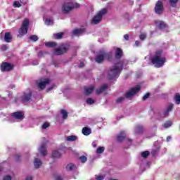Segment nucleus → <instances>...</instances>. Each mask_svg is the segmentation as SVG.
<instances>
[{
  "label": "nucleus",
  "mask_w": 180,
  "mask_h": 180,
  "mask_svg": "<svg viewBox=\"0 0 180 180\" xmlns=\"http://www.w3.org/2000/svg\"><path fill=\"white\" fill-rule=\"evenodd\" d=\"M29 27V20L25 19L22 22V27L19 30V33L21 36H23L27 33V29Z\"/></svg>",
  "instance_id": "obj_6"
},
{
  "label": "nucleus",
  "mask_w": 180,
  "mask_h": 180,
  "mask_svg": "<svg viewBox=\"0 0 180 180\" xmlns=\"http://www.w3.org/2000/svg\"><path fill=\"white\" fill-rule=\"evenodd\" d=\"M8 45H2L1 46V50L2 51H6V50H8Z\"/></svg>",
  "instance_id": "obj_47"
},
{
  "label": "nucleus",
  "mask_w": 180,
  "mask_h": 180,
  "mask_svg": "<svg viewBox=\"0 0 180 180\" xmlns=\"http://www.w3.org/2000/svg\"><path fill=\"white\" fill-rule=\"evenodd\" d=\"M4 180H12V177L11 176H5Z\"/></svg>",
  "instance_id": "obj_49"
},
{
  "label": "nucleus",
  "mask_w": 180,
  "mask_h": 180,
  "mask_svg": "<svg viewBox=\"0 0 180 180\" xmlns=\"http://www.w3.org/2000/svg\"><path fill=\"white\" fill-rule=\"evenodd\" d=\"M123 101H124V97H119L116 102L117 103H122V102H123Z\"/></svg>",
  "instance_id": "obj_41"
},
{
  "label": "nucleus",
  "mask_w": 180,
  "mask_h": 180,
  "mask_svg": "<svg viewBox=\"0 0 180 180\" xmlns=\"http://www.w3.org/2000/svg\"><path fill=\"white\" fill-rule=\"evenodd\" d=\"M141 130H143L142 126H138L136 127V131H137L138 133H140V131H141Z\"/></svg>",
  "instance_id": "obj_43"
},
{
  "label": "nucleus",
  "mask_w": 180,
  "mask_h": 180,
  "mask_svg": "<svg viewBox=\"0 0 180 180\" xmlns=\"http://www.w3.org/2000/svg\"><path fill=\"white\" fill-rule=\"evenodd\" d=\"M165 61H167L165 58L160 57L158 55H156L151 58V63L152 64H154L156 68H160V67H162Z\"/></svg>",
  "instance_id": "obj_3"
},
{
  "label": "nucleus",
  "mask_w": 180,
  "mask_h": 180,
  "mask_svg": "<svg viewBox=\"0 0 180 180\" xmlns=\"http://www.w3.org/2000/svg\"><path fill=\"white\" fill-rule=\"evenodd\" d=\"M14 8H20L22 6V4L19 1H15L13 4Z\"/></svg>",
  "instance_id": "obj_40"
},
{
  "label": "nucleus",
  "mask_w": 180,
  "mask_h": 180,
  "mask_svg": "<svg viewBox=\"0 0 180 180\" xmlns=\"http://www.w3.org/2000/svg\"><path fill=\"white\" fill-rule=\"evenodd\" d=\"M135 46H136V47H139V46H140V41H135Z\"/></svg>",
  "instance_id": "obj_51"
},
{
  "label": "nucleus",
  "mask_w": 180,
  "mask_h": 180,
  "mask_svg": "<svg viewBox=\"0 0 180 180\" xmlns=\"http://www.w3.org/2000/svg\"><path fill=\"white\" fill-rule=\"evenodd\" d=\"M56 180H61V176H56Z\"/></svg>",
  "instance_id": "obj_56"
},
{
  "label": "nucleus",
  "mask_w": 180,
  "mask_h": 180,
  "mask_svg": "<svg viewBox=\"0 0 180 180\" xmlns=\"http://www.w3.org/2000/svg\"><path fill=\"white\" fill-rule=\"evenodd\" d=\"M13 69V65L8 63H4L1 65V70L2 72L11 71Z\"/></svg>",
  "instance_id": "obj_10"
},
{
  "label": "nucleus",
  "mask_w": 180,
  "mask_h": 180,
  "mask_svg": "<svg viewBox=\"0 0 180 180\" xmlns=\"http://www.w3.org/2000/svg\"><path fill=\"white\" fill-rule=\"evenodd\" d=\"M86 103H88V105H94V103H95V101L91 98H89L86 99Z\"/></svg>",
  "instance_id": "obj_37"
},
{
  "label": "nucleus",
  "mask_w": 180,
  "mask_h": 180,
  "mask_svg": "<svg viewBox=\"0 0 180 180\" xmlns=\"http://www.w3.org/2000/svg\"><path fill=\"white\" fill-rule=\"evenodd\" d=\"M29 39L32 41H37L39 40V37L37 35H32L30 37Z\"/></svg>",
  "instance_id": "obj_36"
},
{
  "label": "nucleus",
  "mask_w": 180,
  "mask_h": 180,
  "mask_svg": "<svg viewBox=\"0 0 180 180\" xmlns=\"http://www.w3.org/2000/svg\"><path fill=\"white\" fill-rule=\"evenodd\" d=\"M173 108H174V104L169 103L167 105V110L163 112V114L162 115V117H167V116H168L169 115V112H171V110H172Z\"/></svg>",
  "instance_id": "obj_14"
},
{
  "label": "nucleus",
  "mask_w": 180,
  "mask_h": 180,
  "mask_svg": "<svg viewBox=\"0 0 180 180\" xmlns=\"http://www.w3.org/2000/svg\"><path fill=\"white\" fill-rule=\"evenodd\" d=\"M126 139V133L124 131L121 132L117 138V141H123Z\"/></svg>",
  "instance_id": "obj_23"
},
{
  "label": "nucleus",
  "mask_w": 180,
  "mask_h": 180,
  "mask_svg": "<svg viewBox=\"0 0 180 180\" xmlns=\"http://www.w3.org/2000/svg\"><path fill=\"white\" fill-rule=\"evenodd\" d=\"M39 151L41 155H47V150L46 149V144L43 143L39 148Z\"/></svg>",
  "instance_id": "obj_17"
},
{
  "label": "nucleus",
  "mask_w": 180,
  "mask_h": 180,
  "mask_svg": "<svg viewBox=\"0 0 180 180\" xmlns=\"http://www.w3.org/2000/svg\"><path fill=\"white\" fill-rule=\"evenodd\" d=\"M60 113L62 115V117L63 119H67V117H68V112H67V111H65V110H61Z\"/></svg>",
  "instance_id": "obj_31"
},
{
  "label": "nucleus",
  "mask_w": 180,
  "mask_h": 180,
  "mask_svg": "<svg viewBox=\"0 0 180 180\" xmlns=\"http://www.w3.org/2000/svg\"><path fill=\"white\" fill-rule=\"evenodd\" d=\"M123 56V51L120 48H117L115 51V57L116 58H120Z\"/></svg>",
  "instance_id": "obj_22"
},
{
  "label": "nucleus",
  "mask_w": 180,
  "mask_h": 180,
  "mask_svg": "<svg viewBox=\"0 0 180 180\" xmlns=\"http://www.w3.org/2000/svg\"><path fill=\"white\" fill-rule=\"evenodd\" d=\"M42 54H43L42 52H39V56H41Z\"/></svg>",
  "instance_id": "obj_59"
},
{
  "label": "nucleus",
  "mask_w": 180,
  "mask_h": 180,
  "mask_svg": "<svg viewBox=\"0 0 180 180\" xmlns=\"http://www.w3.org/2000/svg\"><path fill=\"white\" fill-rule=\"evenodd\" d=\"M4 41H6V43H11V41H12V35L11 34V32L5 33Z\"/></svg>",
  "instance_id": "obj_18"
},
{
  "label": "nucleus",
  "mask_w": 180,
  "mask_h": 180,
  "mask_svg": "<svg viewBox=\"0 0 180 180\" xmlns=\"http://www.w3.org/2000/svg\"><path fill=\"white\" fill-rule=\"evenodd\" d=\"M155 25L158 29L162 30L167 27V24L164 21H155Z\"/></svg>",
  "instance_id": "obj_15"
},
{
  "label": "nucleus",
  "mask_w": 180,
  "mask_h": 180,
  "mask_svg": "<svg viewBox=\"0 0 180 180\" xmlns=\"http://www.w3.org/2000/svg\"><path fill=\"white\" fill-rule=\"evenodd\" d=\"M53 158H60L61 157V153L58 150H55L52 153Z\"/></svg>",
  "instance_id": "obj_27"
},
{
  "label": "nucleus",
  "mask_w": 180,
  "mask_h": 180,
  "mask_svg": "<svg viewBox=\"0 0 180 180\" xmlns=\"http://www.w3.org/2000/svg\"><path fill=\"white\" fill-rule=\"evenodd\" d=\"M148 155H150V152L148 151H144L141 153V157H143V158H147Z\"/></svg>",
  "instance_id": "obj_38"
},
{
  "label": "nucleus",
  "mask_w": 180,
  "mask_h": 180,
  "mask_svg": "<svg viewBox=\"0 0 180 180\" xmlns=\"http://www.w3.org/2000/svg\"><path fill=\"white\" fill-rule=\"evenodd\" d=\"M50 126V124L49 122H45L42 125V129H47Z\"/></svg>",
  "instance_id": "obj_44"
},
{
  "label": "nucleus",
  "mask_w": 180,
  "mask_h": 180,
  "mask_svg": "<svg viewBox=\"0 0 180 180\" xmlns=\"http://www.w3.org/2000/svg\"><path fill=\"white\" fill-rule=\"evenodd\" d=\"M149 97H150V93H147L143 96V101H146V99H148Z\"/></svg>",
  "instance_id": "obj_48"
},
{
  "label": "nucleus",
  "mask_w": 180,
  "mask_h": 180,
  "mask_svg": "<svg viewBox=\"0 0 180 180\" xmlns=\"http://www.w3.org/2000/svg\"><path fill=\"white\" fill-rule=\"evenodd\" d=\"M171 126H172V122L171 121H167L163 124L165 129H168V127H171Z\"/></svg>",
  "instance_id": "obj_34"
},
{
  "label": "nucleus",
  "mask_w": 180,
  "mask_h": 180,
  "mask_svg": "<svg viewBox=\"0 0 180 180\" xmlns=\"http://www.w3.org/2000/svg\"><path fill=\"white\" fill-rule=\"evenodd\" d=\"M103 151H105V147H103V146H100L96 150L97 154H102V153H103Z\"/></svg>",
  "instance_id": "obj_35"
},
{
  "label": "nucleus",
  "mask_w": 180,
  "mask_h": 180,
  "mask_svg": "<svg viewBox=\"0 0 180 180\" xmlns=\"http://www.w3.org/2000/svg\"><path fill=\"white\" fill-rule=\"evenodd\" d=\"M5 102H6V98L0 96V103H5Z\"/></svg>",
  "instance_id": "obj_45"
},
{
  "label": "nucleus",
  "mask_w": 180,
  "mask_h": 180,
  "mask_svg": "<svg viewBox=\"0 0 180 180\" xmlns=\"http://www.w3.org/2000/svg\"><path fill=\"white\" fill-rule=\"evenodd\" d=\"M65 33L64 32H58L56 34H53V37L54 39H63V36H64Z\"/></svg>",
  "instance_id": "obj_28"
},
{
  "label": "nucleus",
  "mask_w": 180,
  "mask_h": 180,
  "mask_svg": "<svg viewBox=\"0 0 180 180\" xmlns=\"http://www.w3.org/2000/svg\"><path fill=\"white\" fill-rule=\"evenodd\" d=\"M124 38L125 39V40H129V35L128 34L124 35Z\"/></svg>",
  "instance_id": "obj_53"
},
{
  "label": "nucleus",
  "mask_w": 180,
  "mask_h": 180,
  "mask_svg": "<svg viewBox=\"0 0 180 180\" xmlns=\"http://www.w3.org/2000/svg\"><path fill=\"white\" fill-rule=\"evenodd\" d=\"M108 89V84H104L101 87L96 90V94L98 95L102 94V92H105Z\"/></svg>",
  "instance_id": "obj_16"
},
{
  "label": "nucleus",
  "mask_w": 180,
  "mask_h": 180,
  "mask_svg": "<svg viewBox=\"0 0 180 180\" xmlns=\"http://www.w3.org/2000/svg\"><path fill=\"white\" fill-rule=\"evenodd\" d=\"M78 137L75 135L68 136L66 137V141H75Z\"/></svg>",
  "instance_id": "obj_26"
},
{
  "label": "nucleus",
  "mask_w": 180,
  "mask_h": 180,
  "mask_svg": "<svg viewBox=\"0 0 180 180\" xmlns=\"http://www.w3.org/2000/svg\"><path fill=\"white\" fill-rule=\"evenodd\" d=\"M43 164V162H41V160L39 158H35L34 160V168H40V167H41V165Z\"/></svg>",
  "instance_id": "obj_19"
},
{
  "label": "nucleus",
  "mask_w": 180,
  "mask_h": 180,
  "mask_svg": "<svg viewBox=\"0 0 180 180\" xmlns=\"http://www.w3.org/2000/svg\"><path fill=\"white\" fill-rule=\"evenodd\" d=\"M84 65H85L84 64V63H81L79 65V68H82V67H84Z\"/></svg>",
  "instance_id": "obj_54"
},
{
  "label": "nucleus",
  "mask_w": 180,
  "mask_h": 180,
  "mask_svg": "<svg viewBox=\"0 0 180 180\" xmlns=\"http://www.w3.org/2000/svg\"><path fill=\"white\" fill-rule=\"evenodd\" d=\"M82 133H83V134H84V136H89V134H91V129L90 128H88V127H84L83 129H82Z\"/></svg>",
  "instance_id": "obj_24"
},
{
  "label": "nucleus",
  "mask_w": 180,
  "mask_h": 180,
  "mask_svg": "<svg viewBox=\"0 0 180 180\" xmlns=\"http://www.w3.org/2000/svg\"><path fill=\"white\" fill-rule=\"evenodd\" d=\"M31 98L32 91L30 90H27L26 92L24 93V95L22 96V100L24 101V102H29Z\"/></svg>",
  "instance_id": "obj_13"
},
{
  "label": "nucleus",
  "mask_w": 180,
  "mask_h": 180,
  "mask_svg": "<svg viewBox=\"0 0 180 180\" xmlns=\"http://www.w3.org/2000/svg\"><path fill=\"white\" fill-rule=\"evenodd\" d=\"M111 56L112 55L110 53L102 52L96 56V62L101 64V63H103L105 58H107V60H110Z\"/></svg>",
  "instance_id": "obj_5"
},
{
  "label": "nucleus",
  "mask_w": 180,
  "mask_h": 180,
  "mask_svg": "<svg viewBox=\"0 0 180 180\" xmlns=\"http://www.w3.org/2000/svg\"><path fill=\"white\" fill-rule=\"evenodd\" d=\"M127 64V60H122L118 63L115 64L112 66L110 71L108 72V78L109 79H113V78H116V77H119V74L120 71L123 69V65H126Z\"/></svg>",
  "instance_id": "obj_1"
},
{
  "label": "nucleus",
  "mask_w": 180,
  "mask_h": 180,
  "mask_svg": "<svg viewBox=\"0 0 180 180\" xmlns=\"http://www.w3.org/2000/svg\"><path fill=\"white\" fill-rule=\"evenodd\" d=\"M179 0H169V4L172 8H176Z\"/></svg>",
  "instance_id": "obj_29"
},
{
  "label": "nucleus",
  "mask_w": 180,
  "mask_h": 180,
  "mask_svg": "<svg viewBox=\"0 0 180 180\" xmlns=\"http://www.w3.org/2000/svg\"><path fill=\"white\" fill-rule=\"evenodd\" d=\"M147 37V34L143 33L139 36L140 40H144Z\"/></svg>",
  "instance_id": "obj_42"
},
{
  "label": "nucleus",
  "mask_w": 180,
  "mask_h": 180,
  "mask_svg": "<svg viewBox=\"0 0 180 180\" xmlns=\"http://www.w3.org/2000/svg\"><path fill=\"white\" fill-rule=\"evenodd\" d=\"M74 8H79V4L78 3L72 2L65 3L63 6V11L65 13H67L68 12H70V11H72Z\"/></svg>",
  "instance_id": "obj_4"
},
{
  "label": "nucleus",
  "mask_w": 180,
  "mask_h": 180,
  "mask_svg": "<svg viewBox=\"0 0 180 180\" xmlns=\"http://www.w3.org/2000/svg\"><path fill=\"white\" fill-rule=\"evenodd\" d=\"M174 101L176 103V105H179L180 104V95L176 94L175 96H174Z\"/></svg>",
  "instance_id": "obj_33"
},
{
  "label": "nucleus",
  "mask_w": 180,
  "mask_h": 180,
  "mask_svg": "<svg viewBox=\"0 0 180 180\" xmlns=\"http://www.w3.org/2000/svg\"><path fill=\"white\" fill-rule=\"evenodd\" d=\"M155 12L158 15H161L162 12H164V6L162 5V2L160 1H158L155 6Z\"/></svg>",
  "instance_id": "obj_9"
},
{
  "label": "nucleus",
  "mask_w": 180,
  "mask_h": 180,
  "mask_svg": "<svg viewBox=\"0 0 180 180\" xmlns=\"http://www.w3.org/2000/svg\"><path fill=\"white\" fill-rule=\"evenodd\" d=\"M77 168V166L72 163H70L66 166L67 171H74Z\"/></svg>",
  "instance_id": "obj_25"
},
{
  "label": "nucleus",
  "mask_w": 180,
  "mask_h": 180,
  "mask_svg": "<svg viewBox=\"0 0 180 180\" xmlns=\"http://www.w3.org/2000/svg\"><path fill=\"white\" fill-rule=\"evenodd\" d=\"M80 161L82 163H85L86 161H88V158L86 156L82 155L80 157Z\"/></svg>",
  "instance_id": "obj_39"
},
{
  "label": "nucleus",
  "mask_w": 180,
  "mask_h": 180,
  "mask_svg": "<svg viewBox=\"0 0 180 180\" xmlns=\"http://www.w3.org/2000/svg\"><path fill=\"white\" fill-rule=\"evenodd\" d=\"M95 89V86H90L84 88V91L86 95H90V94H92L94 92V90Z\"/></svg>",
  "instance_id": "obj_20"
},
{
  "label": "nucleus",
  "mask_w": 180,
  "mask_h": 180,
  "mask_svg": "<svg viewBox=\"0 0 180 180\" xmlns=\"http://www.w3.org/2000/svg\"><path fill=\"white\" fill-rule=\"evenodd\" d=\"M108 10L106 8H103L98 11L91 20L92 25H98V23L102 21V18L106 15Z\"/></svg>",
  "instance_id": "obj_2"
},
{
  "label": "nucleus",
  "mask_w": 180,
  "mask_h": 180,
  "mask_svg": "<svg viewBox=\"0 0 180 180\" xmlns=\"http://www.w3.org/2000/svg\"><path fill=\"white\" fill-rule=\"evenodd\" d=\"M167 141H171V136L167 137Z\"/></svg>",
  "instance_id": "obj_55"
},
{
  "label": "nucleus",
  "mask_w": 180,
  "mask_h": 180,
  "mask_svg": "<svg viewBox=\"0 0 180 180\" xmlns=\"http://www.w3.org/2000/svg\"><path fill=\"white\" fill-rule=\"evenodd\" d=\"M104 176H96V178L94 180H103L104 179Z\"/></svg>",
  "instance_id": "obj_46"
},
{
  "label": "nucleus",
  "mask_w": 180,
  "mask_h": 180,
  "mask_svg": "<svg viewBox=\"0 0 180 180\" xmlns=\"http://www.w3.org/2000/svg\"><path fill=\"white\" fill-rule=\"evenodd\" d=\"M25 180H33V177L32 176H27Z\"/></svg>",
  "instance_id": "obj_52"
},
{
  "label": "nucleus",
  "mask_w": 180,
  "mask_h": 180,
  "mask_svg": "<svg viewBox=\"0 0 180 180\" xmlns=\"http://www.w3.org/2000/svg\"><path fill=\"white\" fill-rule=\"evenodd\" d=\"M44 22H45V25H46V26H51V25H53V20L50 18L45 19Z\"/></svg>",
  "instance_id": "obj_30"
},
{
  "label": "nucleus",
  "mask_w": 180,
  "mask_h": 180,
  "mask_svg": "<svg viewBox=\"0 0 180 180\" xmlns=\"http://www.w3.org/2000/svg\"><path fill=\"white\" fill-rule=\"evenodd\" d=\"M92 146L95 148L98 146V143H96V141H94L92 143Z\"/></svg>",
  "instance_id": "obj_50"
},
{
  "label": "nucleus",
  "mask_w": 180,
  "mask_h": 180,
  "mask_svg": "<svg viewBox=\"0 0 180 180\" xmlns=\"http://www.w3.org/2000/svg\"><path fill=\"white\" fill-rule=\"evenodd\" d=\"M45 46L46 47H56V46H57V44H56V42H46Z\"/></svg>",
  "instance_id": "obj_32"
},
{
  "label": "nucleus",
  "mask_w": 180,
  "mask_h": 180,
  "mask_svg": "<svg viewBox=\"0 0 180 180\" xmlns=\"http://www.w3.org/2000/svg\"><path fill=\"white\" fill-rule=\"evenodd\" d=\"M69 49V45L63 44L55 50L54 54H56V56H60V54H64V53H67Z\"/></svg>",
  "instance_id": "obj_7"
},
{
  "label": "nucleus",
  "mask_w": 180,
  "mask_h": 180,
  "mask_svg": "<svg viewBox=\"0 0 180 180\" xmlns=\"http://www.w3.org/2000/svg\"><path fill=\"white\" fill-rule=\"evenodd\" d=\"M141 89V87L140 86V85H137L135 87L131 89L130 91L127 92L126 98H131V96L136 95V94H137V92H139Z\"/></svg>",
  "instance_id": "obj_8"
},
{
  "label": "nucleus",
  "mask_w": 180,
  "mask_h": 180,
  "mask_svg": "<svg viewBox=\"0 0 180 180\" xmlns=\"http://www.w3.org/2000/svg\"><path fill=\"white\" fill-rule=\"evenodd\" d=\"M11 116L14 118V119H17V120H23L25 116L23 115V112H13Z\"/></svg>",
  "instance_id": "obj_12"
},
{
  "label": "nucleus",
  "mask_w": 180,
  "mask_h": 180,
  "mask_svg": "<svg viewBox=\"0 0 180 180\" xmlns=\"http://www.w3.org/2000/svg\"><path fill=\"white\" fill-rule=\"evenodd\" d=\"M84 32H85V29H76L72 31V34L73 36H79Z\"/></svg>",
  "instance_id": "obj_21"
},
{
  "label": "nucleus",
  "mask_w": 180,
  "mask_h": 180,
  "mask_svg": "<svg viewBox=\"0 0 180 180\" xmlns=\"http://www.w3.org/2000/svg\"><path fill=\"white\" fill-rule=\"evenodd\" d=\"M48 84H50V79H44L37 82L38 87H39L40 89H44L46 88V85Z\"/></svg>",
  "instance_id": "obj_11"
},
{
  "label": "nucleus",
  "mask_w": 180,
  "mask_h": 180,
  "mask_svg": "<svg viewBox=\"0 0 180 180\" xmlns=\"http://www.w3.org/2000/svg\"><path fill=\"white\" fill-rule=\"evenodd\" d=\"M51 89H53V87L49 88V89H47V91L49 92V91H51Z\"/></svg>",
  "instance_id": "obj_57"
},
{
  "label": "nucleus",
  "mask_w": 180,
  "mask_h": 180,
  "mask_svg": "<svg viewBox=\"0 0 180 180\" xmlns=\"http://www.w3.org/2000/svg\"><path fill=\"white\" fill-rule=\"evenodd\" d=\"M128 143H129V144H131V139H128Z\"/></svg>",
  "instance_id": "obj_58"
}]
</instances>
